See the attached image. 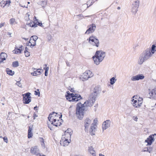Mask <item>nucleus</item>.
Masks as SVG:
<instances>
[{
	"label": "nucleus",
	"mask_w": 156,
	"mask_h": 156,
	"mask_svg": "<svg viewBox=\"0 0 156 156\" xmlns=\"http://www.w3.org/2000/svg\"><path fill=\"white\" fill-rule=\"evenodd\" d=\"M70 142L66 138H65L64 135H62V139L60 140V144L61 145L63 146H68Z\"/></svg>",
	"instance_id": "9d476101"
},
{
	"label": "nucleus",
	"mask_w": 156,
	"mask_h": 156,
	"mask_svg": "<svg viewBox=\"0 0 156 156\" xmlns=\"http://www.w3.org/2000/svg\"><path fill=\"white\" fill-rule=\"evenodd\" d=\"M61 115L58 114V115H55V117H53L51 115V114H49L48 117V119L50 122L51 125H53L54 126L58 127V126H60L62 123L59 119L62 118V115L60 113Z\"/></svg>",
	"instance_id": "20e7f679"
},
{
	"label": "nucleus",
	"mask_w": 156,
	"mask_h": 156,
	"mask_svg": "<svg viewBox=\"0 0 156 156\" xmlns=\"http://www.w3.org/2000/svg\"><path fill=\"white\" fill-rule=\"evenodd\" d=\"M94 125V123H92L90 126V134L92 135H95L94 133L95 132V129H96V127Z\"/></svg>",
	"instance_id": "6ab92c4d"
},
{
	"label": "nucleus",
	"mask_w": 156,
	"mask_h": 156,
	"mask_svg": "<svg viewBox=\"0 0 156 156\" xmlns=\"http://www.w3.org/2000/svg\"><path fill=\"white\" fill-rule=\"evenodd\" d=\"M47 38L48 41H50L51 39V36L50 34L48 35L47 36Z\"/></svg>",
	"instance_id": "49530a36"
},
{
	"label": "nucleus",
	"mask_w": 156,
	"mask_h": 156,
	"mask_svg": "<svg viewBox=\"0 0 156 156\" xmlns=\"http://www.w3.org/2000/svg\"><path fill=\"white\" fill-rule=\"evenodd\" d=\"M68 90H69L71 92L75 93L76 91L73 90V88H71V87L69 86L68 87Z\"/></svg>",
	"instance_id": "37998d69"
},
{
	"label": "nucleus",
	"mask_w": 156,
	"mask_h": 156,
	"mask_svg": "<svg viewBox=\"0 0 156 156\" xmlns=\"http://www.w3.org/2000/svg\"><path fill=\"white\" fill-rule=\"evenodd\" d=\"M20 6H21V7H23V8H27V6H25V5H20Z\"/></svg>",
	"instance_id": "e2e57ef3"
},
{
	"label": "nucleus",
	"mask_w": 156,
	"mask_h": 156,
	"mask_svg": "<svg viewBox=\"0 0 156 156\" xmlns=\"http://www.w3.org/2000/svg\"><path fill=\"white\" fill-rule=\"evenodd\" d=\"M133 103L132 104L133 106L135 108H139L138 106V105L137 104L138 102L137 100H134V99H133L132 100Z\"/></svg>",
	"instance_id": "bb28decb"
},
{
	"label": "nucleus",
	"mask_w": 156,
	"mask_h": 156,
	"mask_svg": "<svg viewBox=\"0 0 156 156\" xmlns=\"http://www.w3.org/2000/svg\"><path fill=\"white\" fill-rule=\"evenodd\" d=\"M38 39V37L36 36H32L30 38V41H34L36 42V40Z\"/></svg>",
	"instance_id": "2f4dec72"
},
{
	"label": "nucleus",
	"mask_w": 156,
	"mask_h": 156,
	"mask_svg": "<svg viewBox=\"0 0 156 156\" xmlns=\"http://www.w3.org/2000/svg\"><path fill=\"white\" fill-rule=\"evenodd\" d=\"M15 22V19L14 18H12L10 20V24H12Z\"/></svg>",
	"instance_id": "a19ab883"
},
{
	"label": "nucleus",
	"mask_w": 156,
	"mask_h": 156,
	"mask_svg": "<svg viewBox=\"0 0 156 156\" xmlns=\"http://www.w3.org/2000/svg\"><path fill=\"white\" fill-rule=\"evenodd\" d=\"M28 48H27V47H26L25 48V50L24 52L28 51Z\"/></svg>",
	"instance_id": "bf43d9fd"
},
{
	"label": "nucleus",
	"mask_w": 156,
	"mask_h": 156,
	"mask_svg": "<svg viewBox=\"0 0 156 156\" xmlns=\"http://www.w3.org/2000/svg\"><path fill=\"white\" fill-rule=\"evenodd\" d=\"M132 12L133 13H135V14L137 11H138V8L137 7H136V6H133L132 5Z\"/></svg>",
	"instance_id": "c756f323"
},
{
	"label": "nucleus",
	"mask_w": 156,
	"mask_h": 156,
	"mask_svg": "<svg viewBox=\"0 0 156 156\" xmlns=\"http://www.w3.org/2000/svg\"><path fill=\"white\" fill-rule=\"evenodd\" d=\"M44 66L45 67L44 68V69L45 70V71H48L49 69V67H47V65L44 64Z\"/></svg>",
	"instance_id": "79ce46f5"
},
{
	"label": "nucleus",
	"mask_w": 156,
	"mask_h": 156,
	"mask_svg": "<svg viewBox=\"0 0 156 156\" xmlns=\"http://www.w3.org/2000/svg\"><path fill=\"white\" fill-rule=\"evenodd\" d=\"M91 120L89 118H87L84 121V126L85 131L86 132H88V128L91 123Z\"/></svg>",
	"instance_id": "9b49d317"
},
{
	"label": "nucleus",
	"mask_w": 156,
	"mask_h": 156,
	"mask_svg": "<svg viewBox=\"0 0 156 156\" xmlns=\"http://www.w3.org/2000/svg\"><path fill=\"white\" fill-rule=\"evenodd\" d=\"M25 55L26 57H27L30 55V53L28 51L24 52Z\"/></svg>",
	"instance_id": "c03bdc74"
},
{
	"label": "nucleus",
	"mask_w": 156,
	"mask_h": 156,
	"mask_svg": "<svg viewBox=\"0 0 156 156\" xmlns=\"http://www.w3.org/2000/svg\"><path fill=\"white\" fill-rule=\"evenodd\" d=\"M142 101L143 98H140V99L137 101V104L138 105V107H139L140 106H141V105L142 103Z\"/></svg>",
	"instance_id": "e433bc0d"
},
{
	"label": "nucleus",
	"mask_w": 156,
	"mask_h": 156,
	"mask_svg": "<svg viewBox=\"0 0 156 156\" xmlns=\"http://www.w3.org/2000/svg\"><path fill=\"white\" fill-rule=\"evenodd\" d=\"M7 54L5 53L2 52L0 54V62H2L6 59Z\"/></svg>",
	"instance_id": "412c9836"
},
{
	"label": "nucleus",
	"mask_w": 156,
	"mask_h": 156,
	"mask_svg": "<svg viewBox=\"0 0 156 156\" xmlns=\"http://www.w3.org/2000/svg\"><path fill=\"white\" fill-rule=\"evenodd\" d=\"M30 153L36 155H38L40 154V151L39 149L37 146L32 147L30 149Z\"/></svg>",
	"instance_id": "f8f14e48"
},
{
	"label": "nucleus",
	"mask_w": 156,
	"mask_h": 156,
	"mask_svg": "<svg viewBox=\"0 0 156 156\" xmlns=\"http://www.w3.org/2000/svg\"><path fill=\"white\" fill-rule=\"evenodd\" d=\"M31 93L29 92L27 93L23 94V103L25 104H28L31 101V96H30Z\"/></svg>",
	"instance_id": "423d86ee"
},
{
	"label": "nucleus",
	"mask_w": 156,
	"mask_h": 156,
	"mask_svg": "<svg viewBox=\"0 0 156 156\" xmlns=\"http://www.w3.org/2000/svg\"><path fill=\"white\" fill-rule=\"evenodd\" d=\"M99 156H105L104 155L102 154H99Z\"/></svg>",
	"instance_id": "338daca9"
},
{
	"label": "nucleus",
	"mask_w": 156,
	"mask_h": 156,
	"mask_svg": "<svg viewBox=\"0 0 156 156\" xmlns=\"http://www.w3.org/2000/svg\"><path fill=\"white\" fill-rule=\"evenodd\" d=\"M152 55L151 53L150 49L148 48L143 51L140 55L138 63L139 65H141L145 61L147 60Z\"/></svg>",
	"instance_id": "f03ea898"
},
{
	"label": "nucleus",
	"mask_w": 156,
	"mask_h": 156,
	"mask_svg": "<svg viewBox=\"0 0 156 156\" xmlns=\"http://www.w3.org/2000/svg\"><path fill=\"white\" fill-rule=\"evenodd\" d=\"M33 70L34 71V72L31 73V74L33 76H36L39 75H40L41 73V72L39 70H42L41 69H36L34 68H32Z\"/></svg>",
	"instance_id": "f3484780"
},
{
	"label": "nucleus",
	"mask_w": 156,
	"mask_h": 156,
	"mask_svg": "<svg viewBox=\"0 0 156 156\" xmlns=\"http://www.w3.org/2000/svg\"><path fill=\"white\" fill-rule=\"evenodd\" d=\"M105 52L102 50L97 51L94 55L92 57L94 63L99 65L105 56Z\"/></svg>",
	"instance_id": "7ed1b4c3"
},
{
	"label": "nucleus",
	"mask_w": 156,
	"mask_h": 156,
	"mask_svg": "<svg viewBox=\"0 0 156 156\" xmlns=\"http://www.w3.org/2000/svg\"><path fill=\"white\" fill-rule=\"evenodd\" d=\"M68 96L72 98L73 100L75 101L76 102L83 99L81 95L78 94L70 93L69 94Z\"/></svg>",
	"instance_id": "0eeeda50"
},
{
	"label": "nucleus",
	"mask_w": 156,
	"mask_h": 156,
	"mask_svg": "<svg viewBox=\"0 0 156 156\" xmlns=\"http://www.w3.org/2000/svg\"><path fill=\"white\" fill-rule=\"evenodd\" d=\"M48 71H45L44 74L45 76H47L48 75Z\"/></svg>",
	"instance_id": "6e6d98bb"
},
{
	"label": "nucleus",
	"mask_w": 156,
	"mask_h": 156,
	"mask_svg": "<svg viewBox=\"0 0 156 156\" xmlns=\"http://www.w3.org/2000/svg\"><path fill=\"white\" fill-rule=\"evenodd\" d=\"M30 42L29 41L28 42H27V46H30Z\"/></svg>",
	"instance_id": "052dcab7"
},
{
	"label": "nucleus",
	"mask_w": 156,
	"mask_h": 156,
	"mask_svg": "<svg viewBox=\"0 0 156 156\" xmlns=\"http://www.w3.org/2000/svg\"><path fill=\"white\" fill-rule=\"evenodd\" d=\"M6 71L7 74L10 76H12L15 73L14 71H12V70L9 69V68L6 69Z\"/></svg>",
	"instance_id": "a878e982"
},
{
	"label": "nucleus",
	"mask_w": 156,
	"mask_h": 156,
	"mask_svg": "<svg viewBox=\"0 0 156 156\" xmlns=\"http://www.w3.org/2000/svg\"><path fill=\"white\" fill-rule=\"evenodd\" d=\"M32 129L33 125H30L29 126L28 133V138H31L33 136V134L32 133Z\"/></svg>",
	"instance_id": "a211bd4d"
},
{
	"label": "nucleus",
	"mask_w": 156,
	"mask_h": 156,
	"mask_svg": "<svg viewBox=\"0 0 156 156\" xmlns=\"http://www.w3.org/2000/svg\"><path fill=\"white\" fill-rule=\"evenodd\" d=\"M72 130L70 128L68 129L64 132L65 136L67 135L69 136L70 138L71 137V136L72 134Z\"/></svg>",
	"instance_id": "4be33fe9"
},
{
	"label": "nucleus",
	"mask_w": 156,
	"mask_h": 156,
	"mask_svg": "<svg viewBox=\"0 0 156 156\" xmlns=\"http://www.w3.org/2000/svg\"><path fill=\"white\" fill-rule=\"evenodd\" d=\"M50 114H51L52 115L51 116H52L53 117H55V115H58V113L55 112H52Z\"/></svg>",
	"instance_id": "a18cd8bd"
},
{
	"label": "nucleus",
	"mask_w": 156,
	"mask_h": 156,
	"mask_svg": "<svg viewBox=\"0 0 156 156\" xmlns=\"http://www.w3.org/2000/svg\"><path fill=\"white\" fill-rule=\"evenodd\" d=\"M156 46L155 44H153L151 47V49H150L151 53L153 55L156 51Z\"/></svg>",
	"instance_id": "393cba45"
},
{
	"label": "nucleus",
	"mask_w": 156,
	"mask_h": 156,
	"mask_svg": "<svg viewBox=\"0 0 156 156\" xmlns=\"http://www.w3.org/2000/svg\"><path fill=\"white\" fill-rule=\"evenodd\" d=\"M12 66L14 67H16L19 66V64L18 61L13 62L12 63Z\"/></svg>",
	"instance_id": "72a5a7b5"
},
{
	"label": "nucleus",
	"mask_w": 156,
	"mask_h": 156,
	"mask_svg": "<svg viewBox=\"0 0 156 156\" xmlns=\"http://www.w3.org/2000/svg\"><path fill=\"white\" fill-rule=\"evenodd\" d=\"M51 126H52L51 125H49L48 124V127L51 130H52V129H51L52 127Z\"/></svg>",
	"instance_id": "13d9d810"
},
{
	"label": "nucleus",
	"mask_w": 156,
	"mask_h": 156,
	"mask_svg": "<svg viewBox=\"0 0 156 156\" xmlns=\"http://www.w3.org/2000/svg\"><path fill=\"white\" fill-rule=\"evenodd\" d=\"M111 121L109 120H107L105 121L102 125V129L103 131L106 129L110 126Z\"/></svg>",
	"instance_id": "2eb2a0df"
},
{
	"label": "nucleus",
	"mask_w": 156,
	"mask_h": 156,
	"mask_svg": "<svg viewBox=\"0 0 156 156\" xmlns=\"http://www.w3.org/2000/svg\"><path fill=\"white\" fill-rule=\"evenodd\" d=\"M40 139L41 140H43V143H41V145L42 146H44V139L43 138H40Z\"/></svg>",
	"instance_id": "8fccbe9b"
},
{
	"label": "nucleus",
	"mask_w": 156,
	"mask_h": 156,
	"mask_svg": "<svg viewBox=\"0 0 156 156\" xmlns=\"http://www.w3.org/2000/svg\"><path fill=\"white\" fill-rule=\"evenodd\" d=\"M140 4V2L138 0L135 1L132 4V5L136 6V7L138 8Z\"/></svg>",
	"instance_id": "cd10ccee"
},
{
	"label": "nucleus",
	"mask_w": 156,
	"mask_h": 156,
	"mask_svg": "<svg viewBox=\"0 0 156 156\" xmlns=\"http://www.w3.org/2000/svg\"><path fill=\"white\" fill-rule=\"evenodd\" d=\"M93 74L92 72L90 70H86L82 75V77L83 79L87 80L89 78L93 76Z\"/></svg>",
	"instance_id": "6e6552de"
},
{
	"label": "nucleus",
	"mask_w": 156,
	"mask_h": 156,
	"mask_svg": "<svg viewBox=\"0 0 156 156\" xmlns=\"http://www.w3.org/2000/svg\"><path fill=\"white\" fill-rule=\"evenodd\" d=\"M11 3V2L10 0H2L0 2V4L1 7L4 8L6 5L8 7L9 6Z\"/></svg>",
	"instance_id": "dca6fc26"
},
{
	"label": "nucleus",
	"mask_w": 156,
	"mask_h": 156,
	"mask_svg": "<svg viewBox=\"0 0 156 156\" xmlns=\"http://www.w3.org/2000/svg\"><path fill=\"white\" fill-rule=\"evenodd\" d=\"M23 45H22L20 46V47H19V48H20V49L21 48V49H22V48H23Z\"/></svg>",
	"instance_id": "774afa93"
},
{
	"label": "nucleus",
	"mask_w": 156,
	"mask_h": 156,
	"mask_svg": "<svg viewBox=\"0 0 156 156\" xmlns=\"http://www.w3.org/2000/svg\"><path fill=\"white\" fill-rule=\"evenodd\" d=\"M11 34H12V33H10V32H8L7 33V35H8L11 36Z\"/></svg>",
	"instance_id": "680f3d73"
},
{
	"label": "nucleus",
	"mask_w": 156,
	"mask_h": 156,
	"mask_svg": "<svg viewBox=\"0 0 156 156\" xmlns=\"http://www.w3.org/2000/svg\"><path fill=\"white\" fill-rule=\"evenodd\" d=\"M66 93L67 94H66V95H69V94H70L69 91H68L66 92Z\"/></svg>",
	"instance_id": "69168bd1"
},
{
	"label": "nucleus",
	"mask_w": 156,
	"mask_h": 156,
	"mask_svg": "<svg viewBox=\"0 0 156 156\" xmlns=\"http://www.w3.org/2000/svg\"><path fill=\"white\" fill-rule=\"evenodd\" d=\"M27 25L31 27H37L36 25V23L35 21L33 22L32 21H31L30 23L27 24Z\"/></svg>",
	"instance_id": "b1692460"
},
{
	"label": "nucleus",
	"mask_w": 156,
	"mask_h": 156,
	"mask_svg": "<svg viewBox=\"0 0 156 156\" xmlns=\"http://www.w3.org/2000/svg\"><path fill=\"white\" fill-rule=\"evenodd\" d=\"M5 23H0V28L2 27L3 26H4L5 25Z\"/></svg>",
	"instance_id": "5fc2aeb1"
},
{
	"label": "nucleus",
	"mask_w": 156,
	"mask_h": 156,
	"mask_svg": "<svg viewBox=\"0 0 156 156\" xmlns=\"http://www.w3.org/2000/svg\"><path fill=\"white\" fill-rule=\"evenodd\" d=\"M30 46L31 48H32L34 46H36V42L35 41H30Z\"/></svg>",
	"instance_id": "473e14b6"
},
{
	"label": "nucleus",
	"mask_w": 156,
	"mask_h": 156,
	"mask_svg": "<svg viewBox=\"0 0 156 156\" xmlns=\"http://www.w3.org/2000/svg\"><path fill=\"white\" fill-rule=\"evenodd\" d=\"M149 94L151 97V98H152L154 99L156 98V93L154 89H153L149 93Z\"/></svg>",
	"instance_id": "aec40b11"
},
{
	"label": "nucleus",
	"mask_w": 156,
	"mask_h": 156,
	"mask_svg": "<svg viewBox=\"0 0 156 156\" xmlns=\"http://www.w3.org/2000/svg\"><path fill=\"white\" fill-rule=\"evenodd\" d=\"M96 28V25L94 24L90 25L89 28L85 32V34H89L93 33L94 31Z\"/></svg>",
	"instance_id": "ddd939ff"
},
{
	"label": "nucleus",
	"mask_w": 156,
	"mask_h": 156,
	"mask_svg": "<svg viewBox=\"0 0 156 156\" xmlns=\"http://www.w3.org/2000/svg\"><path fill=\"white\" fill-rule=\"evenodd\" d=\"M144 78V76L143 74H139L132 77L131 80L132 81H135L143 80Z\"/></svg>",
	"instance_id": "4468645a"
},
{
	"label": "nucleus",
	"mask_w": 156,
	"mask_h": 156,
	"mask_svg": "<svg viewBox=\"0 0 156 156\" xmlns=\"http://www.w3.org/2000/svg\"><path fill=\"white\" fill-rule=\"evenodd\" d=\"M116 79H115V77H112L110 79V83L111 85H113L115 82Z\"/></svg>",
	"instance_id": "7c9ffc66"
},
{
	"label": "nucleus",
	"mask_w": 156,
	"mask_h": 156,
	"mask_svg": "<svg viewBox=\"0 0 156 156\" xmlns=\"http://www.w3.org/2000/svg\"><path fill=\"white\" fill-rule=\"evenodd\" d=\"M3 139L4 141L5 142L7 143V142H8V140L7 137H3Z\"/></svg>",
	"instance_id": "3c124183"
},
{
	"label": "nucleus",
	"mask_w": 156,
	"mask_h": 156,
	"mask_svg": "<svg viewBox=\"0 0 156 156\" xmlns=\"http://www.w3.org/2000/svg\"><path fill=\"white\" fill-rule=\"evenodd\" d=\"M34 94L36 95H38V96H40V92L39 91H34Z\"/></svg>",
	"instance_id": "de8ad7c7"
},
{
	"label": "nucleus",
	"mask_w": 156,
	"mask_h": 156,
	"mask_svg": "<svg viewBox=\"0 0 156 156\" xmlns=\"http://www.w3.org/2000/svg\"><path fill=\"white\" fill-rule=\"evenodd\" d=\"M37 106H36L35 107H34V110H36V111H37V110H38V109H37Z\"/></svg>",
	"instance_id": "4d7b16f0"
},
{
	"label": "nucleus",
	"mask_w": 156,
	"mask_h": 156,
	"mask_svg": "<svg viewBox=\"0 0 156 156\" xmlns=\"http://www.w3.org/2000/svg\"><path fill=\"white\" fill-rule=\"evenodd\" d=\"M156 135V134L155 133L151 135L145 140V142L147 143V145H151L152 144L154 140V136Z\"/></svg>",
	"instance_id": "1a4fd4ad"
},
{
	"label": "nucleus",
	"mask_w": 156,
	"mask_h": 156,
	"mask_svg": "<svg viewBox=\"0 0 156 156\" xmlns=\"http://www.w3.org/2000/svg\"><path fill=\"white\" fill-rule=\"evenodd\" d=\"M37 115L35 113H34L33 114V117L34 118V119H35V117H37Z\"/></svg>",
	"instance_id": "603ef678"
},
{
	"label": "nucleus",
	"mask_w": 156,
	"mask_h": 156,
	"mask_svg": "<svg viewBox=\"0 0 156 156\" xmlns=\"http://www.w3.org/2000/svg\"><path fill=\"white\" fill-rule=\"evenodd\" d=\"M133 119L135 121H137V118L136 116H133Z\"/></svg>",
	"instance_id": "864d4df0"
},
{
	"label": "nucleus",
	"mask_w": 156,
	"mask_h": 156,
	"mask_svg": "<svg viewBox=\"0 0 156 156\" xmlns=\"http://www.w3.org/2000/svg\"><path fill=\"white\" fill-rule=\"evenodd\" d=\"M88 150L90 153L92 155V156H96L95 151L94 150L92 146L89 147Z\"/></svg>",
	"instance_id": "5701e85b"
},
{
	"label": "nucleus",
	"mask_w": 156,
	"mask_h": 156,
	"mask_svg": "<svg viewBox=\"0 0 156 156\" xmlns=\"http://www.w3.org/2000/svg\"><path fill=\"white\" fill-rule=\"evenodd\" d=\"M153 148L151 147H149L147 148V151L150 153L152 150Z\"/></svg>",
	"instance_id": "58836bf2"
},
{
	"label": "nucleus",
	"mask_w": 156,
	"mask_h": 156,
	"mask_svg": "<svg viewBox=\"0 0 156 156\" xmlns=\"http://www.w3.org/2000/svg\"><path fill=\"white\" fill-rule=\"evenodd\" d=\"M87 41H88L89 43L93 46H96L97 47H98L99 46V40L95 36H90L87 39Z\"/></svg>",
	"instance_id": "39448f33"
},
{
	"label": "nucleus",
	"mask_w": 156,
	"mask_h": 156,
	"mask_svg": "<svg viewBox=\"0 0 156 156\" xmlns=\"http://www.w3.org/2000/svg\"><path fill=\"white\" fill-rule=\"evenodd\" d=\"M17 85L20 87H22V85L21 83L20 82V81H17L16 83Z\"/></svg>",
	"instance_id": "ea45409f"
},
{
	"label": "nucleus",
	"mask_w": 156,
	"mask_h": 156,
	"mask_svg": "<svg viewBox=\"0 0 156 156\" xmlns=\"http://www.w3.org/2000/svg\"><path fill=\"white\" fill-rule=\"evenodd\" d=\"M66 64L67 66H69V62L67 61H66Z\"/></svg>",
	"instance_id": "0e129e2a"
},
{
	"label": "nucleus",
	"mask_w": 156,
	"mask_h": 156,
	"mask_svg": "<svg viewBox=\"0 0 156 156\" xmlns=\"http://www.w3.org/2000/svg\"><path fill=\"white\" fill-rule=\"evenodd\" d=\"M47 2L44 1H40L39 2V4L41 5L42 7H44L46 5Z\"/></svg>",
	"instance_id": "f704fd0d"
},
{
	"label": "nucleus",
	"mask_w": 156,
	"mask_h": 156,
	"mask_svg": "<svg viewBox=\"0 0 156 156\" xmlns=\"http://www.w3.org/2000/svg\"><path fill=\"white\" fill-rule=\"evenodd\" d=\"M34 18L35 19V20H34V21L35 22H36V23L37 26V25H38L41 27H43L42 23L41 22H38V20L36 19L35 16H34Z\"/></svg>",
	"instance_id": "c85d7f7f"
},
{
	"label": "nucleus",
	"mask_w": 156,
	"mask_h": 156,
	"mask_svg": "<svg viewBox=\"0 0 156 156\" xmlns=\"http://www.w3.org/2000/svg\"><path fill=\"white\" fill-rule=\"evenodd\" d=\"M97 121H98V120H97V118L95 119L94 120L93 123H94V126H96V123H97Z\"/></svg>",
	"instance_id": "09e8293b"
},
{
	"label": "nucleus",
	"mask_w": 156,
	"mask_h": 156,
	"mask_svg": "<svg viewBox=\"0 0 156 156\" xmlns=\"http://www.w3.org/2000/svg\"><path fill=\"white\" fill-rule=\"evenodd\" d=\"M15 49L17 50L18 51H16L15 52V53L16 54H17L18 53H21L22 51V49H20V48H17V47H16L15 48Z\"/></svg>",
	"instance_id": "c9c22d12"
},
{
	"label": "nucleus",
	"mask_w": 156,
	"mask_h": 156,
	"mask_svg": "<svg viewBox=\"0 0 156 156\" xmlns=\"http://www.w3.org/2000/svg\"><path fill=\"white\" fill-rule=\"evenodd\" d=\"M101 91L100 86H97L94 88L93 92L90 95V99L89 100L86 101L83 104H81L80 102L77 103L76 106V114L80 120L82 119L84 115V111H87V107H91L93 105L96 101L95 98Z\"/></svg>",
	"instance_id": "f257e3e1"
},
{
	"label": "nucleus",
	"mask_w": 156,
	"mask_h": 156,
	"mask_svg": "<svg viewBox=\"0 0 156 156\" xmlns=\"http://www.w3.org/2000/svg\"><path fill=\"white\" fill-rule=\"evenodd\" d=\"M65 97L67 100L69 101H73L72 100V98H70V97L68 96V95H65Z\"/></svg>",
	"instance_id": "4c0bfd02"
}]
</instances>
